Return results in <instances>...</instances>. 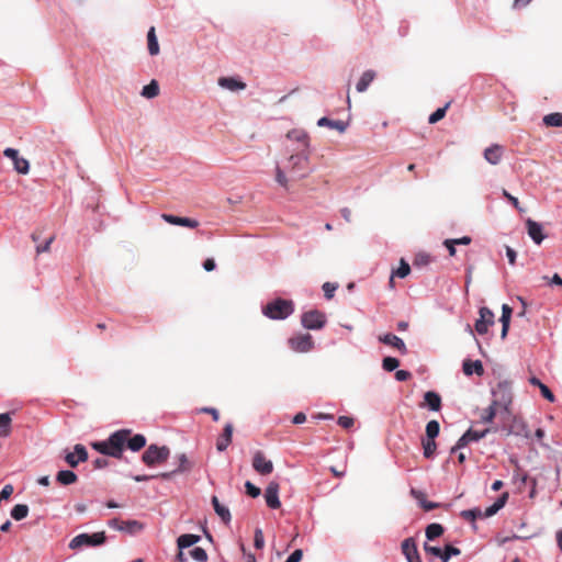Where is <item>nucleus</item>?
Segmentation results:
<instances>
[{"mask_svg": "<svg viewBox=\"0 0 562 562\" xmlns=\"http://www.w3.org/2000/svg\"><path fill=\"white\" fill-rule=\"evenodd\" d=\"M131 434V429H120L112 432L106 440L92 442L91 447L103 456L121 459Z\"/></svg>", "mask_w": 562, "mask_h": 562, "instance_id": "f257e3e1", "label": "nucleus"}, {"mask_svg": "<svg viewBox=\"0 0 562 562\" xmlns=\"http://www.w3.org/2000/svg\"><path fill=\"white\" fill-rule=\"evenodd\" d=\"M293 312V302L284 299H276L262 308L263 315L271 319H285Z\"/></svg>", "mask_w": 562, "mask_h": 562, "instance_id": "f03ea898", "label": "nucleus"}, {"mask_svg": "<svg viewBox=\"0 0 562 562\" xmlns=\"http://www.w3.org/2000/svg\"><path fill=\"white\" fill-rule=\"evenodd\" d=\"M308 161L310 151L295 150V153L291 154L288 158L286 169L299 179L305 178L310 173L307 171Z\"/></svg>", "mask_w": 562, "mask_h": 562, "instance_id": "7ed1b4c3", "label": "nucleus"}, {"mask_svg": "<svg viewBox=\"0 0 562 562\" xmlns=\"http://www.w3.org/2000/svg\"><path fill=\"white\" fill-rule=\"evenodd\" d=\"M170 457V449L167 446L151 443L142 456V461L149 468L161 464Z\"/></svg>", "mask_w": 562, "mask_h": 562, "instance_id": "20e7f679", "label": "nucleus"}, {"mask_svg": "<svg viewBox=\"0 0 562 562\" xmlns=\"http://www.w3.org/2000/svg\"><path fill=\"white\" fill-rule=\"evenodd\" d=\"M106 537L103 531L94 533H80L74 537L69 542V548L78 550L83 547H98L105 542Z\"/></svg>", "mask_w": 562, "mask_h": 562, "instance_id": "39448f33", "label": "nucleus"}, {"mask_svg": "<svg viewBox=\"0 0 562 562\" xmlns=\"http://www.w3.org/2000/svg\"><path fill=\"white\" fill-rule=\"evenodd\" d=\"M494 405L503 408L505 412L509 411V406L512 404V389L510 384L507 381H501L497 383V386L492 391Z\"/></svg>", "mask_w": 562, "mask_h": 562, "instance_id": "423d86ee", "label": "nucleus"}, {"mask_svg": "<svg viewBox=\"0 0 562 562\" xmlns=\"http://www.w3.org/2000/svg\"><path fill=\"white\" fill-rule=\"evenodd\" d=\"M302 326L306 329L317 330L324 327L326 323V316L324 313L312 310L305 312L301 317Z\"/></svg>", "mask_w": 562, "mask_h": 562, "instance_id": "0eeeda50", "label": "nucleus"}, {"mask_svg": "<svg viewBox=\"0 0 562 562\" xmlns=\"http://www.w3.org/2000/svg\"><path fill=\"white\" fill-rule=\"evenodd\" d=\"M175 460L177 462V468L168 472H162L158 474V476L162 480L169 481L177 474L190 472L193 468V463L188 459L186 453L176 454Z\"/></svg>", "mask_w": 562, "mask_h": 562, "instance_id": "6e6552de", "label": "nucleus"}, {"mask_svg": "<svg viewBox=\"0 0 562 562\" xmlns=\"http://www.w3.org/2000/svg\"><path fill=\"white\" fill-rule=\"evenodd\" d=\"M488 429L479 431L473 429H468L456 442V445L451 448L450 453H454L460 449L467 447L470 442H477L483 439L487 434Z\"/></svg>", "mask_w": 562, "mask_h": 562, "instance_id": "1a4fd4ad", "label": "nucleus"}, {"mask_svg": "<svg viewBox=\"0 0 562 562\" xmlns=\"http://www.w3.org/2000/svg\"><path fill=\"white\" fill-rule=\"evenodd\" d=\"M289 346L296 352H308L314 347L313 337L310 334H301L289 338Z\"/></svg>", "mask_w": 562, "mask_h": 562, "instance_id": "9d476101", "label": "nucleus"}, {"mask_svg": "<svg viewBox=\"0 0 562 562\" xmlns=\"http://www.w3.org/2000/svg\"><path fill=\"white\" fill-rule=\"evenodd\" d=\"M480 318L476 319L474 328L479 335L487 333L490 326L494 325V313L488 307H481L479 311Z\"/></svg>", "mask_w": 562, "mask_h": 562, "instance_id": "9b49d317", "label": "nucleus"}, {"mask_svg": "<svg viewBox=\"0 0 562 562\" xmlns=\"http://www.w3.org/2000/svg\"><path fill=\"white\" fill-rule=\"evenodd\" d=\"M3 155L7 158H10L12 160L14 170L18 173H21V175L29 173L30 164L25 158L19 156V151L16 149L10 148V147L5 148L3 151Z\"/></svg>", "mask_w": 562, "mask_h": 562, "instance_id": "f8f14e48", "label": "nucleus"}, {"mask_svg": "<svg viewBox=\"0 0 562 562\" xmlns=\"http://www.w3.org/2000/svg\"><path fill=\"white\" fill-rule=\"evenodd\" d=\"M252 468L261 475H268L273 471V463L261 451H256L252 458Z\"/></svg>", "mask_w": 562, "mask_h": 562, "instance_id": "ddd939ff", "label": "nucleus"}, {"mask_svg": "<svg viewBox=\"0 0 562 562\" xmlns=\"http://www.w3.org/2000/svg\"><path fill=\"white\" fill-rule=\"evenodd\" d=\"M88 459V451L83 445L77 443L74 447L72 452H67L65 461L71 467L76 468L80 462H85Z\"/></svg>", "mask_w": 562, "mask_h": 562, "instance_id": "4468645a", "label": "nucleus"}, {"mask_svg": "<svg viewBox=\"0 0 562 562\" xmlns=\"http://www.w3.org/2000/svg\"><path fill=\"white\" fill-rule=\"evenodd\" d=\"M286 137L290 140H294L297 143V147L295 148V150L308 151L310 137H308V134L304 130L293 128L288 132Z\"/></svg>", "mask_w": 562, "mask_h": 562, "instance_id": "2eb2a0df", "label": "nucleus"}, {"mask_svg": "<svg viewBox=\"0 0 562 562\" xmlns=\"http://www.w3.org/2000/svg\"><path fill=\"white\" fill-rule=\"evenodd\" d=\"M108 526L114 530L133 533L143 528L142 524L137 520L121 521L117 518H113L108 521Z\"/></svg>", "mask_w": 562, "mask_h": 562, "instance_id": "dca6fc26", "label": "nucleus"}, {"mask_svg": "<svg viewBox=\"0 0 562 562\" xmlns=\"http://www.w3.org/2000/svg\"><path fill=\"white\" fill-rule=\"evenodd\" d=\"M265 499L269 508L277 509L281 506L279 498V484L270 482L265 490Z\"/></svg>", "mask_w": 562, "mask_h": 562, "instance_id": "f3484780", "label": "nucleus"}, {"mask_svg": "<svg viewBox=\"0 0 562 562\" xmlns=\"http://www.w3.org/2000/svg\"><path fill=\"white\" fill-rule=\"evenodd\" d=\"M402 552L405 555L407 562H422L417 550V544L413 538H406L402 542Z\"/></svg>", "mask_w": 562, "mask_h": 562, "instance_id": "a211bd4d", "label": "nucleus"}, {"mask_svg": "<svg viewBox=\"0 0 562 562\" xmlns=\"http://www.w3.org/2000/svg\"><path fill=\"white\" fill-rule=\"evenodd\" d=\"M526 225L529 237L533 240L535 244L540 245L546 238L541 224L531 218H528L526 221Z\"/></svg>", "mask_w": 562, "mask_h": 562, "instance_id": "6ab92c4d", "label": "nucleus"}, {"mask_svg": "<svg viewBox=\"0 0 562 562\" xmlns=\"http://www.w3.org/2000/svg\"><path fill=\"white\" fill-rule=\"evenodd\" d=\"M162 220L171 225L184 226L189 228H196L199 222L190 217H180L171 214H162Z\"/></svg>", "mask_w": 562, "mask_h": 562, "instance_id": "aec40b11", "label": "nucleus"}, {"mask_svg": "<svg viewBox=\"0 0 562 562\" xmlns=\"http://www.w3.org/2000/svg\"><path fill=\"white\" fill-rule=\"evenodd\" d=\"M379 340L385 345L396 348L402 355L407 353V348L402 338L394 334H385L379 337Z\"/></svg>", "mask_w": 562, "mask_h": 562, "instance_id": "412c9836", "label": "nucleus"}, {"mask_svg": "<svg viewBox=\"0 0 562 562\" xmlns=\"http://www.w3.org/2000/svg\"><path fill=\"white\" fill-rule=\"evenodd\" d=\"M503 153V147L501 145L494 144L484 150V158L491 165H497L502 159Z\"/></svg>", "mask_w": 562, "mask_h": 562, "instance_id": "4be33fe9", "label": "nucleus"}, {"mask_svg": "<svg viewBox=\"0 0 562 562\" xmlns=\"http://www.w3.org/2000/svg\"><path fill=\"white\" fill-rule=\"evenodd\" d=\"M233 437V425L227 423L224 427L223 434L220 436L216 442V449L221 452L225 451L232 442Z\"/></svg>", "mask_w": 562, "mask_h": 562, "instance_id": "5701e85b", "label": "nucleus"}, {"mask_svg": "<svg viewBox=\"0 0 562 562\" xmlns=\"http://www.w3.org/2000/svg\"><path fill=\"white\" fill-rule=\"evenodd\" d=\"M211 502L216 515L224 524L228 525L232 520L229 508L225 505H222L216 496H213Z\"/></svg>", "mask_w": 562, "mask_h": 562, "instance_id": "b1692460", "label": "nucleus"}, {"mask_svg": "<svg viewBox=\"0 0 562 562\" xmlns=\"http://www.w3.org/2000/svg\"><path fill=\"white\" fill-rule=\"evenodd\" d=\"M317 126L329 127L333 130H337L339 133H344L347 130L348 124L340 120H330V119L324 116L317 121Z\"/></svg>", "mask_w": 562, "mask_h": 562, "instance_id": "393cba45", "label": "nucleus"}, {"mask_svg": "<svg viewBox=\"0 0 562 562\" xmlns=\"http://www.w3.org/2000/svg\"><path fill=\"white\" fill-rule=\"evenodd\" d=\"M462 370L465 375H472L475 373L479 376H481L484 373V368L480 360H464L462 364Z\"/></svg>", "mask_w": 562, "mask_h": 562, "instance_id": "a878e982", "label": "nucleus"}, {"mask_svg": "<svg viewBox=\"0 0 562 562\" xmlns=\"http://www.w3.org/2000/svg\"><path fill=\"white\" fill-rule=\"evenodd\" d=\"M146 437L142 434H136L133 437H127V441L125 447H127L131 451L137 452L146 446Z\"/></svg>", "mask_w": 562, "mask_h": 562, "instance_id": "bb28decb", "label": "nucleus"}, {"mask_svg": "<svg viewBox=\"0 0 562 562\" xmlns=\"http://www.w3.org/2000/svg\"><path fill=\"white\" fill-rule=\"evenodd\" d=\"M424 400L430 411L438 412L441 408V397L438 393L428 391L424 394Z\"/></svg>", "mask_w": 562, "mask_h": 562, "instance_id": "cd10ccee", "label": "nucleus"}, {"mask_svg": "<svg viewBox=\"0 0 562 562\" xmlns=\"http://www.w3.org/2000/svg\"><path fill=\"white\" fill-rule=\"evenodd\" d=\"M375 78V72L371 69L369 70H366L360 79L358 80L357 85H356V89L358 92L362 93L364 91H367V89L369 88L370 83L374 80Z\"/></svg>", "mask_w": 562, "mask_h": 562, "instance_id": "c85d7f7f", "label": "nucleus"}, {"mask_svg": "<svg viewBox=\"0 0 562 562\" xmlns=\"http://www.w3.org/2000/svg\"><path fill=\"white\" fill-rule=\"evenodd\" d=\"M218 85L222 88L228 89L231 91L244 90L246 85L233 77H222L218 79Z\"/></svg>", "mask_w": 562, "mask_h": 562, "instance_id": "c756f323", "label": "nucleus"}, {"mask_svg": "<svg viewBox=\"0 0 562 562\" xmlns=\"http://www.w3.org/2000/svg\"><path fill=\"white\" fill-rule=\"evenodd\" d=\"M507 497H508L507 493H504L503 495H501L491 506H488L483 512V517L487 518V517L494 516L498 510H501L505 506Z\"/></svg>", "mask_w": 562, "mask_h": 562, "instance_id": "7c9ffc66", "label": "nucleus"}, {"mask_svg": "<svg viewBox=\"0 0 562 562\" xmlns=\"http://www.w3.org/2000/svg\"><path fill=\"white\" fill-rule=\"evenodd\" d=\"M201 540L199 535L184 533L177 539V544L180 550H184L198 543Z\"/></svg>", "mask_w": 562, "mask_h": 562, "instance_id": "2f4dec72", "label": "nucleus"}, {"mask_svg": "<svg viewBox=\"0 0 562 562\" xmlns=\"http://www.w3.org/2000/svg\"><path fill=\"white\" fill-rule=\"evenodd\" d=\"M147 45L149 55L156 56L159 54V44L155 33V27H150L147 33Z\"/></svg>", "mask_w": 562, "mask_h": 562, "instance_id": "473e14b6", "label": "nucleus"}, {"mask_svg": "<svg viewBox=\"0 0 562 562\" xmlns=\"http://www.w3.org/2000/svg\"><path fill=\"white\" fill-rule=\"evenodd\" d=\"M77 474L71 470H61L57 473L56 480L63 485H70L77 481Z\"/></svg>", "mask_w": 562, "mask_h": 562, "instance_id": "72a5a7b5", "label": "nucleus"}, {"mask_svg": "<svg viewBox=\"0 0 562 562\" xmlns=\"http://www.w3.org/2000/svg\"><path fill=\"white\" fill-rule=\"evenodd\" d=\"M422 446H423V456L426 459H432L435 457L436 449H437L436 439L424 438L422 440Z\"/></svg>", "mask_w": 562, "mask_h": 562, "instance_id": "f704fd0d", "label": "nucleus"}, {"mask_svg": "<svg viewBox=\"0 0 562 562\" xmlns=\"http://www.w3.org/2000/svg\"><path fill=\"white\" fill-rule=\"evenodd\" d=\"M29 510L30 509H29V506L26 504H16L11 509L10 515H11V517L14 520L20 521V520H22V519L27 517Z\"/></svg>", "mask_w": 562, "mask_h": 562, "instance_id": "c9c22d12", "label": "nucleus"}, {"mask_svg": "<svg viewBox=\"0 0 562 562\" xmlns=\"http://www.w3.org/2000/svg\"><path fill=\"white\" fill-rule=\"evenodd\" d=\"M142 97L153 99L159 94V86L156 80H151L148 85L144 86L140 92Z\"/></svg>", "mask_w": 562, "mask_h": 562, "instance_id": "e433bc0d", "label": "nucleus"}, {"mask_svg": "<svg viewBox=\"0 0 562 562\" xmlns=\"http://www.w3.org/2000/svg\"><path fill=\"white\" fill-rule=\"evenodd\" d=\"M425 533L428 540H435L443 533V527L440 524L432 522L427 526Z\"/></svg>", "mask_w": 562, "mask_h": 562, "instance_id": "4c0bfd02", "label": "nucleus"}, {"mask_svg": "<svg viewBox=\"0 0 562 562\" xmlns=\"http://www.w3.org/2000/svg\"><path fill=\"white\" fill-rule=\"evenodd\" d=\"M547 126L562 127V113L554 112L543 116Z\"/></svg>", "mask_w": 562, "mask_h": 562, "instance_id": "58836bf2", "label": "nucleus"}, {"mask_svg": "<svg viewBox=\"0 0 562 562\" xmlns=\"http://www.w3.org/2000/svg\"><path fill=\"white\" fill-rule=\"evenodd\" d=\"M460 516L463 519L471 521V522H474L477 518H484L483 512L477 507L471 508V509H464L460 513Z\"/></svg>", "mask_w": 562, "mask_h": 562, "instance_id": "ea45409f", "label": "nucleus"}, {"mask_svg": "<svg viewBox=\"0 0 562 562\" xmlns=\"http://www.w3.org/2000/svg\"><path fill=\"white\" fill-rule=\"evenodd\" d=\"M11 416L9 413L0 414V436L7 437L10 434Z\"/></svg>", "mask_w": 562, "mask_h": 562, "instance_id": "a19ab883", "label": "nucleus"}, {"mask_svg": "<svg viewBox=\"0 0 562 562\" xmlns=\"http://www.w3.org/2000/svg\"><path fill=\"white\" fill-rule=\"evenodd\" d=\"M440 431V425L437 420H430L426 425V438L436 439Z\"/></svg>", "mask_w": 562, "mask_h": 562, "instance_id": "79ce46f5", "label": "nucleus"}, {"mask_svg": "<svg viewBox=\"0 0 562 562\" xmlns=\"http://www.w3.org/2000/svg\"><path fill=\"white\" fill-rule=\"evenodd\" d=\"M461 553L460 549L448 544L445 547V550H441V557L439 558L441 562H449L451 557L459 555Z\"/></svg>", "mask_w": 562, "mask_h": 562, "instance_id": "37998d69", "label": "nucleus"}, {"mask_svg": "<svg viewBox=\"0 0 562 562\" xmlns=\"http://www.w3.org/2000/svg\"><path fill=\"white\" fill-rule=\"evenodd\" d=\"M449 105H450V102H448V103H447L445 106H442V108H438L434 113H431V114L429 115V117H428V122H429L430 124H435V123L439 122L441 119H443V117H445V115H446V112H447V110H448V108H449Z\"/></svg>", "mask_w": 562, "mask_h": 562, "instance_id": "c03bdc74", "label": "nucleus"}, {"mask_svg": "<svg viewBox=\"0 0 562 562\" xmlns=\"http://www.w3.org/2000/svg\"><path fill=\"white\" fill-rule=\"evenodd\" d=\"M189 555L198 561V562H205L207 560V553L206 551L201 547H195L189 551Z\"/></svg>", "mask_w": 562, "mask_h": 562, "instance_id": "a18cd8bd", "label": "nucleus"}, {"mask_svg": "<svg viewBox=\"0 0 562 562\" xmlns=\"http://www.w3.org/2000/svg\"><path fill=\"white\" fill-rule=\"evenodd\" d=\"M409 272H411L409 265L404 259H401L398 268L396 270H394L392 273H393V276L403 279V278H406L409 274Z\"/></svg>", "mask_w": 562, "mask_h": 562, "instance_id": "49530a36", "label": "nucleus"}, {"mask_svg": "<svg viewBox=\"0 0 562 562\" xmlns=\"http://www.w3.org/2000/svg\"><path fill=\"white\" fill-rule=\"evenodd\" d=\"M276 181L282 188L288 190L289 179L286 178L284 170L279 165L276 166Z\"/></svg>", "mask_w": 562, "mask_h": 562, "instance_id": "de8ad7c7", "label": "nucleus"}, {"mask_svg": "<svg viewBox=\"0 0 562 562\" xmlns=\"http://www.w3.org/2000/svg\"><path fill=\"white\" fill-rule=\"evenodd\" d=\"M398 366L400 361L394 357H385L382 361V368L387 372L396 370Z\"/></svg>", "mask_w": 562, "mask_h": 562, "instance_id": "09e8293b", "label": "nucleus"}, {"mask_svg": "<svg viewBox=\"0 0 562 562\" xmlns=\"http://www.w3.org/2000/svg\"><path fill=\"white\" fill-rule=\"evenodd\" d=\"M497 408L499 407L494 405V403H491V405L485 409L484 414L482 415V422L492 423L496 416Z\"/></svg>", "mask_w": 562, "mask_h": 562, "instance_id": "8fccbe9b", "label": "nucleus"}, {"mask_svg": "<svg viewBox=\"0 0 562 562\" xmlns=\"http://www.w3.org/2000/svg\"><path fill=\"white\" fill-rule=\"evenodd\" d=\"M513 314V310L509 305L503 304L502 306V316H501V323L502 325H509L510 324V317Z\"/></svg>", "mask_w": 562, "mask_h": 562, "instance_id": "3c124183", "label": "nucleus"}, {"mask_svg": "<svg viewBox=\"0 0 562 562\" xmlns=\"http://www.w3.org/2000/svg\"><path fill=\"white\" fill-rule=\"evenodd\" d=\"M322 288H323L325 297L327 300H330L334 296L335 291L338 288V284L331 283V282H325Z\"/></svg>", "mask_w": 562, "mask_h": 562, "instance_id": "603ef678", "label": "nucleus"}, {"mask_svg": "<svg viewBox=\"0 0 562 562\" xmlns=\"http://www.w3.org/2000/svg\"><path fill=\"white\" fill-rule=\"evenodd\" d=\"M254 546L256 549H262L265 546V537L262 530L259 528L255 530Z\"/></svg>", "mask_w": 562, "mask_h": 562, "instance_id": "864d4df0", "label": "nucleus"}, {"mask_svg": "<svg viewBox=\"0 0 562 562\" xmlns=\"http://www.w3.org/2000/svg\"><path fill=\"white\" fill-rule=\"evenodd\" d=\"M246 493L251 497H258L261 493L260 488L254 485L250 481L245 483Z\"/></svg>", "mask_w": 562, "mask_h": 562, "instance_id": "5fc2aeb1", "label": "nucleus"}, {"mask_svg": "<svg viewBox=\"0 0 562 562\" xmlns=\"http://www.w3.org/2000/svg\"><path fill=\"white\" fill-rule=\"evenodd\" d=\"M503 196L506 198L512 204L513 206L518 210L519 212H524L525 210L520 206V203L518 201L517 198H515L514 195H512L508 191H506L505 189L503 190Z\"/></svg>", "mask_w": 562, "mask_h": 562, "instance_id": "6e6d98bb", "label": "nucleus"}, {"mask_svg": "<svg viewBox=\"0 0 562 562\" xmlns=\"http://www.w3.org/2000/svg\"><path fill=\"white\" fill-rule=\"evenodd\" d=\"M424 550L426 553L431 554L436 558L441 557V549L439 547L430 546L428 542L424 543Z\"/></svg>", "mask_w": 562, "mask_h": 562, "instance_id": "4d7b16f0", "label": "nucleus"}, {"mask_svg": "<svg viewBox=\"0 0 562 562\" xmlns=\"http://www.w3.org/2000/svg\"><path fill=\"white\" fill-rule=\"evenodd\" d=\"M14 487L12 484H7L2 487L0 492V499L7 501L10 498V496L13 494Z\"/></svg>", "mask_w": 562, "mask_h": 562, "instance_id": "13d9d810", "label": "nucleus"}, {"mask_svg": "<svg viewBox=\"0 0 562 562\" xmlns=\"http://www.w3.org/2000/svg\"><path fill=\"white\" fill-rule=\"evenodd\" d=\"M337 423L342 428L348 429L353 425V419L349 416H339Z\"/></svg>", "mask_w": 562, "mask_h": 562, "instance_id": "bf43d9fd", "label": "nucleus"}, {"mask_svg": "<svg viewBox=\"0 0 562 562\" xmlns=\"http://www.w3.org/2000/svg\"><path fill=\"white\" fill-rule=\"evenodd\" d=\"M303 558V551L301 549L294 550L285 560V562H300Z\"/></svg>", "mask_w": 562, "mask_h": 562, "instance_id": "052dcab7", "label": "nucleus"}, {"mask_svg": "<svg viewBox=\"0 0 562 562\" xmlns=\"http://www.w3.org/2000/svg\"><path fill=\"white\" fill-rule=\"evenodd\" d=\"M540 392H541L542 396L544 398H547L549 402L555 401L554 394L551 392V390L546 384L541 385Z\"/></svg>", "mask_w": 562, "mask_h": 562, "instance_id": "680f3d73", "label": "nucleus"}, {"mask_svg": "<svg viewBox=\"0 0 562 562\" xmlns=\"http://www.w3.org/2000/svg\"><path fill=\"white\" fill-rule=\"evenodd\" d=\"M412 376L409 371L406 370H397L395 372V379L400 382L407 381Z\"/></svg>", "mask_w": 562, "mask_h": 562, "instance_id": "e2e57ef3", "label": "nucleus"}, {"mask_svg": "<svg viewBox=\"0 0 562 562\" xmlns=\"http://www.w3.org/2000/svg\"><path fill=\"white\" fill-rule=\"evenodd\" d=\"M53 240H54V236H50L49 238H47V239L45 240V243H44V244H42V245H37V246H36V252H37V254H41V252L47 251V250L49 249L50 244L53 243Z\"/></svg>", "mask_w": 562, "mask_h": 562, "instance_id": "0e129e2a", "label": "nucleus"}, {"mask_svg": "<svg viewBox=\"0 0 562 562\" xmlns=\"http://www.w3.org/2000/svg\"><path fill=\"white\" fill-rule=\"evenodd\" d=\"M201 412L210 414V416H212L213 420H215V422H217L220 419V414H218V411L216 408L203 407V408H201Z\"/></svg>", "mask_w": 562, "mask_h": 562, "instance_id": "69168bd1", "label": "nucleus"}, {"mask_svg": "<svg viewBox=\"0 0 562 562\" xmlns=\"http://www.w3.org/2000/svg\"><path fill=\"white\" fill-rule=\"evenodd\" d=\"M506 257H507L508 262H509L510 265H515L517 254H516V251H515L512 247H509V246H507V247H506Z\"/></svg>", "mask_w": 562, "mask_h": 562, "instance_id": "338daca9", "label": "nucleus"}, {"mask_svg": "<svg viewBox=\"0 0 562 562\" xmlns=\"http://www.w3.org/2000/svg\"><path fill=\"white\" fill-rule=\"evenodd\" d=\"M420 506H422L425 510L429 512V510H432V509H435V508L439 507V504H438V503H434V502H428V501H426V499H422V501H420Z\"/></svg>", "mask_w": 562, "mask_h": 562, "instance_id": "774afa93", "label": "nucleus"}]
</instances>
